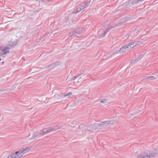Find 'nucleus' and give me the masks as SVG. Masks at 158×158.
Wrapping results in <instances>:
<instances>
[{"instance_id": "f257e3e1", "label": "nucleus", "mask_w": 158, "mask_h": 158, "mask_svg": "<svg viewBox=\"0 0 158 158\" xmlns=\"http://www.w3.org/2000/svg\"><path fill=\"white\" fill-rule=\"evenodd\" d=\"M83 32L82 29L81 28H79L76 29L70 32L69 33V36L71 37L72 36H76L77 35H81Z\"/></svg>"}, {"instance_id": "f03ea898", "label": "nucleus", "mask_w": 158, "mask_h": 158, "mask_svg": "<svg viewBox=\"0 0 158 158\" xmlns=\"http://www.w3.org/2000/svg\"><path fill=\"white\" fill-rule=\"evenodd\" d=\"M10 48L5 47L3 48L2 47H0V50L1 51V52L0 54V56H2L3 55L6 54V53H9L10 52L9 49Z\"/></svg>"}, {"instance_id": "7ed1b4c3", "label": "nucleus", "mask_w": 158, "mask_h": 158, "mask_svg": "<svg viewBox=\"0 0 158 158\" xmlns=\"http://www.w3.org/2000/svg\"><path fill=\"white\" fill-rule=\"evenodd\" d=\"M19 153V152L18 151H17L15 153L13 152L9 155L7 158H19L21 156H20Z\"/></svg>"}, {"instance_id": "20e7f679", "label": "nucleus", "mask_w": 158, "mask_h": 158, "mask_svg": "<svg viewBox=\"0 0 158 158\" xmlns=\"http://www.w3.org/2000/svg\"><path fill=\"white\" fill-rule=\"evenodd\" d=\"M50 131V129H49V127H48L41 130L39 132L40 135H41V136L51 132Z\"/></svg>"}, {"instance_id": "39448f33", "label": "nucleus", "mask_w": 158, "mask_h": 158, "mask_svg": "<svg viewBox=\"0 0 158 158\" xmlns=\"http://www.w3.org/2000/svg\"><path fill=\"white\" fill-rule=\"evenodd\" d=\"M41 136L40 132L38 131L34 132L32 136L29 138V140H32L39 138Z\"/></svg>"}, {"instance_id": "423d86ee", "label": "nucleus", "mask_w": 158, "mask_h": 158, "mask_svg": "<svg viewBox=\"0 0 158 158\" xmlns=\"http://www.w3.org/2000/svg\"><path fill=\"white\" fill-rule=\"evenodd\" d=\"M129 48H130V47L128 44H127L126 45L123 46V47L121 48L120 49L119 52L120 53L124 52L127 51Z\"/></svg>"}, {"instance_id": "0eeeda50", "label": "nucleus", "mask_w": 158, "mask_h": 158, "mask_svg": "<svg viewBox=\"0 0 158 158\" xmlns=\"http://www.w3.org/2000/svg\"><path fill=\"white\" fill-rule=\"evenodd\" d=\"M31 149L29 148H22L21 149H19V154H21V156L22 154L26 153L30 151Z\"/></svg>"}, {"instance_id": "6e6552de", "label": "nucleus", "mask_w": 158, "mask_h": 158, "mask_svg": "<svg viewBox=\"0 0 158 158\" xmlns=\"http://www.w3.org/2000/svg\"><path fill=\"white\" fill-rule=\"evenodd\" d=\"M90 2L91 1L90 0L81 3V5H82L81 8H85L89 6L90 5Z\"/></svg>"}, {"instance_id": "1a4fd4ad", "label": "nucleus", "mask_w": 158, "mask_h": 158, "mask_svg": "<svg viewBox=\"0 0 158 158\" xmlns=\"http://www.w3.org/2000/svg\"><path fill=\"white\" fill-rule=\"evenodd\" d=\"M111 28V27H110V28H106V30L104 31V33H102V34L99 35L98 36V39H100L102 37H104L105 36V35H106V33H107V32L109 31V30H110Z\"/></svg>"}, {"instance_id": "9d476101", "label": "nucleus", "mask_w": 158, "mask_h": 158, "mask_svg": "<svg viewBox=\"0 0 158 158\" xmlns=\"http://www.w3.org/2000/svg\"><path fill=\"white\" fill-rule=\"evenodd\" d=\"M111 28V27H110V28H106V30L104 31V33H102V34L99 35L98 36V39H100L102 37H104L105 36V35H106V33H107V32L109 31V30H110Z\"/></svg>"}, {"instance_id": "9b49d317", "label": "nucleus", "mask_w": 158, "mask_h": 158, "mask_svg": "<svg viewBox=\"0 0 158 158\" xmlns=\"http://www.w3.org/2000/svg\"><path fill=\"white\" fill-rule=\"evenodd\" d=\"M88 127L85 126L82 128H80L79 129V130L80 131H82V134H84L86 131L87 130Z\"/></svg>"}, {"instance_id": "f8f14e48", "label": "nucleus", "mask_w": 158, "mask_h": 158, "mask_svg": "<svg viewBox=\"0 0 158 158\" xmlns=\"http://www.w3.org/2000/svg\"><path fill=\"white\" fill-rule=\"evenodd\" d=\"M18 43V42L17 41L13 42H10L7 45L8 47H7L10 48H11L15 46L16 45V44H17Z\"/></svg>"}, {"instance_id": "ddd939ff", "label": "nucleus", "mask_w": 158, "mask_h": 158, "mask_svg": "<svg viewBox=\"0 0 158 158\" xmlns=\"http://www.w3.org/2000/svg\"><path fill=\"white\" fill-rule=\"evenodd\" d=\"M137 158H148L147 153H141L137 156Z\"/></svg>"}, {"instance_id": "4468645a", "label": "nucleus", "mask_w": 158, "mask_h": 158, "mask_svg": "<svg viewBox=\"0 0 158 158\" xmlns=\"http://www.w3.org/2000/svg\"><path fill=\"white\" fill-rule=\"evenodd\" d=\"M128 44L130 47V49L133 48L134 47L138 45V44L136 43V42H130L128 43Z\"/></svg>"}, {"instance_id": "2eb2a0df", "label": "nucleus", "mask_w": 158, "mask_h": 158, "mask_svg": "<svg viewBox=\"0 0 158 158\" xmlns=\"http://www.w3.org/2000/svg\"><path fill=\"white\" fill-rule=\"evenodd\" d=\"M60 127H59L58 126H55L53 127H49V129L51 130L50 132L53 131H56V130L60 128Z\"/></svg>"}, {"instance_id": "dca6fc26", "label": "nucleus", "mask_w": 158, "mask_h": 158, "mask_svg": "<svg viewBox=\"0 0 158 158\" xmlns=\"http://www.w3.org/2000/svg\"><path fill=\"white\" fill-rule=\"evenodd\" d=\"M143 56V55H140L138 57L135 59V60H133L131 63V64H134L136 63V62L139 60Z\"/></svg>"}, {"instance_id": "f3484780", "label": "nucleus", "mask_w": 158, "mask_h": 158, "mask_svg": "<svg viewBox=\"0 0 158 158\" xmlns=\"http://www.w3.org/2000/svg\"><path fill=\"white\" fill-rule=\"evenodd\" d=\"M91 129L93 130H96L98 129V128L97 127V125L96 124H94L91 126Z\"/></svg>"}, {"instance_id": "a211bd4d", "label": "nucleus", "mask_w": 158, "mask_h": 158, "mask_svg": "<svg viewBox=\"0 0 158 158\" xmlns=\"http://www.w3.org/2000/svg\"><path fill=\"white\" fill-rule=\"evenodd\" d=\"M98 126L100 127L106 126V123H105V121L100 122L98 123Z\"/></svg>"}, {"instance_id": "6ab92c4d", "label": "nucleus", "mask_w": 158, "mask_h": 158, "mask_svg": "<svg viewBox=\"0 0 158 158\" xmlns=\"http://www.w3.org/2000/svg\"><path fill=\"white\" fill-rule=\"evenodd\" d=\"M105 123H106V126L109 124H112L114 123V121L113 120L105 121Z\"/></svg>"}, {"instance_id": "aec40b11", "label": "nucleus", "mask_w": 158, "mask_h": 158, "mask_svg": "<svg viewBox=\"0 0 158 158\" xmlns=\"http://www.w3.org/2000/svg\"><path fill=\"white\" fill-rule=\"evenodd\" d=\"M156 154V153H153L150 154L147 153L148 155V158H152V157L154 156Z\"/></svg>"}, {"instance_id": "412c9836", "label": "nucleus", "mask_w": 158, "mask_h": 158, "mask_svg": "<svg viewBox=\"0 0 158 158\" xmlns=\"http://www.w3.org/2000/svg\"><path fill=\"white\" fill-rule=\"evenodd\" d=\"M81 5V3L79 5V6L77 8V13L79 12L82 9H84L83 8H81L82 5Z\"/></svg>"}, {"instance_id": "4be33fe9", "label": "nucleus", "mask_w": 158, "mask_h": 158, "mask_svg": "<svg viewBox=\"0 0 158 158\" xmlns=\"http://www.w3.org/2000/svg\"><path fill=\"white\" fill-rule=\"evenodd\" d=\"M50 67H52L51 68L52 69L55 67V64L52 63L51 64V65L47 66L46 68H45V69H48Z\"/></svg>"}, {"instance_id": "5701e85b", "label": "nucleus", "mask_w": 158, "mask_h": 158, "mask_svg": "<svg viewBox=\"0 0 158 158\" xmlns=\"http://www.w3.org/2000/svg\"><path fill=\"white\" fill-rule=\"evenodd\" d=\"M155 79V77L154 76H149V77H145V79L147 80H153Z\"/></svg>"}, {"instance_id": "b1692460", "label": "nucleus", "mask_w": 158, "mask_h": 158, "mask_svg": "<svg viewBox=\"0 0 158 158\" xmlns=\"http://www.w3.org/2000/svg\"><path fill=\"white\" fill-rule=\"evenodd\" d=\"M72 94V93H71V92H69L68 93L66 94H65L64 95V97H68V96L71 95Z\"/></svg>"}, {"instance_id": "393cba45", "label": "nucleus", "mask_w": 158, "mask_h": 158, "mask_svg": "<svg viewBox=\"0 0 158 158\" xmlns=\"http://www.w3.org/2000/svg\"><path fill=\"white\" fill-rule=\"evenodd\" d=\"M107 99L105 98H103V99L100 101L101 103H106Z\"/></svg>"}, {"instance_id": "a878e982", "label": "nucleus", "mask_w": 158, "mask_h": 158, "mask_svg": "<svg viewBox=\"0 0 158 158\" xmlns=\"http://www.w3.org/2000/svg\"><path fill=\"white\" fill-rule=\"evenodd\" d=\"M52 0H42V1H43V2H44V3H47V2H49L51 1Z\"/></svg>"}, {"instance_id": "bb28decb", "label": "nucleus", "mask_w": 158, "mask_h": 158, "mask_svg": "<svg viewBox=\"0 0 158 158\" xmlns=\"http://www.w3.org/2000/svg\"><path fill=\"white\" fill-rule=\"evenodd\" d=\"M78 77H79L78 75V74H77L74 77H73V78L72 79V80H75L76 78H77Z\"/></svg>"}, {"instance_id": "cd10ccee", "label": "nucleus", "mask_w": 158, "mask_h": 158, "mask_svg": "<svg viewBox=\"0 0 158 158\" xmlns=\"http://www.w3.org/2000/svg\"><path fill=\"white\" fill-rule=\"evenodd\" d=\"M85 71H83L81 72L80 73H79L78 75L79 76H80L82 75V74H84L85 73Z\"/></svg>"}, {"instance_id": "c85d7f7f", "label": "nucleus", "mask_w": 158, "mask_h": 158, "mask_svg": "<svg viewBox=\"0 0 158 158\" xmlns=\"http://www.w3.org/2000/svg\"><path fill=\"white\" fill-rule=\"evenodd\" d=\"M58 63H59L58 61H56V62L54 63H53L55 64V67H56L57 65H58Z\"/></svg>"}, {"instance_id": "c756f323", "label": "nucleus", "mask_w": 158, "mask_h": 158, "mask_svg": "<svg viewBox=\"0 0 158 158\" xmlns=\"http://www.w3.org/2000/svg\"><path fill=\"white\" fill-rule=\"evenodd\" d=\"M141 43L140 42H136V43H137L138 44L137 45H140L141 44Z\"/></svg>"}, {"instance_id": "7c9ffc66", "label": "nucleus", "mask_w": 158, "mask_h": 158, "mask_svg": "<svg viewBox=\"0 0 158 158\" xmlns=\"http://www.w3.org/2000/svg\"><path fill=\"white\" fill-rule=\"evenodd\" d=\"M35 0V1H39V0ZM39 1H39V2H43V1H42V0H39Z\"/></svg>"}, {"instance_id": "2f4dec72", "label": "nucleus", "mask_w": 158, "mask_h": 158, "mask_svg": "<svg viewBox=\"0 0 158 158\" xmlns=\"http://www.w3.org/2000/svg\"><path fill=\"white\" fill-rule=\"evenodd\" d=\"M118 53V52H115L114 53V54L117 53Z\"/></svg>"}, {"instance_id": "473e14b6", "label": "nucleus", "mask_w": 158, "mask_h": 158, "mask_svg": "<svg viewBox=\"0 0 158 158\" xmlns=\"http://www.w3.org/2000/svg\"><path fill=\"white\" fill-rule=\"evenodd\" d=\"M86 77H85L84 78H83L84 80H85L86 79Z\"/></svg>"}, {"instance_id": "72a5a7b5", "label": "nucleus", "mask_w": 158, "mask_h": 158, "mask_svg": "<svg viewBox=\"0 0 158 158\" xmlns=\"http://www.w3.org/2000/svg\"><path fill=\"white\" fill-rule=\"evenodd\" d=\"M83 76H85V77H87V75H85V74H84Z\"/></svg>"}, {"instance_id": "f704fd0d", "label": "nucleus", "mask_w": 158, "mask_h": 158, "mask_svg": "<svg viewBox=\"0 0 158 158\" xmlns=\"http://www.w3.org/2000/svg\"><path fill=\"white\" fill-rule=\"evenodd\" d=\"M56 96V95H55V96H54V97L55 98Z\"/></svg>"}, {"instance_id": "c9c22d12", "label": "nucleus", "mask_w": 158, "mask_h": 158, "mask_svg": "<svg viewBox=\"0 0 158 158\" xmlns=\"http://www.w3.org/2000/svg\"><path fill=\"white\" fill-rule=\"evenodd\" d=\"M80 78H81V77H80Z\"/></svg>"}, {"instance_id": "e433bc0d", "label": "nucleus", "mask_w": 158, "mask_h": 158, "mask_svg": "<svg viewBox=\"0 0 158 158\" xmlns=\"http://www.w3.org/2000/svg\"><path fill=\"white\" fill-rule=\"evenodd\" d=\"M4 63V62H2V63Z\"/></svg>"}, {"instance_id": "4c0bfd02", "label": "nucleus", "mask_w": 158, "mask_h": 158, "mask_svg": "<svg viewBox=\"0 0 158 158\" xmlns=\"http://www.w3.org/2000/svg\"><path fill=\"white\" fill-rule=\"evenodd\" d=\"M1 60V59H0V60Z\"/></svg>"}]
</instances>
